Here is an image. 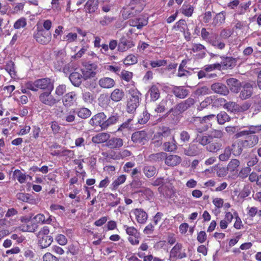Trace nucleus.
Returning <instances> with one entry per match:
<instances>
[{
    "label": "nucleus",
    "instance_id": "obj_1",
    "mask_svg": "<svg viewBox=\"0 0 261 261\" xmlns=\"http://www.w3.org/2000/svg\"><path fill=\"white\" fill-rule=\"evenodd\" d=\"M194 103V99L193 98L189 97L186 100L176 105L175 107L170 109L166 114L163 115L158 119V121L161 122L163 119H165L172 112H174L176 114H181L191 107Z\"/></svg>",
    "mask_w": 261,
    "mask_h": 261
},
{
    "label": "nucleus",
    "instance_id": "obj_2",
    "mask_svg": "<svg viewBox=\"0 0 261 261\" xmlns=\"http://www.w3.org/2000/svg\"><path fill=\"white\" fill-rule=\"evenodd\" d=\"M128 91L130 97L127 102L126 110L129 113H133L139 106L141 94L136 89L131 88Z\"/></svg>",
    "mask_w": 261,
    "mask_h": 261
},
{
    "label": "nucleus",
    "instance_id": "obj_3",
    "mask_svg": "<svg viewBox=\"0 0 261 261\" xmlns=\"http://www.w3.org/2000/svg\"><path fill=\"white\" fill-rule=\"evenodd\" d=\"M55 60L54 62V68L57 71H61L63 68L65 62L66 51L64 49L54 51Z\"/></svg>",
    "mask_w": 261,
    "mask_h": 261
},
{
    "label": "nucleus",
    "instance_id": "obj_4",
    "mask_svg": "<svg viewBox=\"0 0 261 261\" xmlns=\"http://www.w3.org/2000/svg\"><path fill=\"white\" fill-rule=\"evenodd\" d=\"M52 91L42 92L39 96V101L50 107L57 104L60 101V99L52 95L51 94Z\"/></svg>",
    "mask_w": 261,
    "mask_h": 261
},
{
    "label": "nucleus",
    "instance_id": "obj_5",
    "mask_svg": "<svg viewBox=\"0 0 261 261\" xmlns=\"http://www.w3.org/2000/svg\"><path fill=\"white\" fill-rule=\"evenodd\" d=\"M35 85L38 89H41L44 92L53 91L54 89V80L48 77L39 79L35 80Z\"/></svg>",
    "mask_w": 261,
    "mask_h": 261
},
{
    "label": "nucleus",
    "instance_id": "obj_6",
    "mask_svg": "<svg viewBox=\"0 0 261 261\" xmlns=\"http://www.w3.org/2000/svg\"><path fill=\"white\" fill-rule=\"evenodd\" d=\"M36 41L41 44H48L51 39V34L49 31H45L43 29L38 30L34 35Z\"/></svg>",
    "mask_w": 261,
    "mask_h": 261
},
{
    "label": "nucleus",
    "instance_id": "obj_7",
    "mask_svg": "<svg viewBox=\"0 0 261 261\" xmlns=\"http://www.w3.org/2000/svg\"><path fill=\"white\" fill-rule=\"evenodd\" d=\"M243 138L240 139V141L244 148H250L254 146L258 142V137L255 135H244Z\"/></svg>",
    "mask_w": 261,
    "mask_h": 261
},
{
    "label": "nucleus",
    "instance_id": "obj_8",
    "mask_svg": "<svg viewBox=\"0 0 261 261\" xmlns=\"http://www.w3.org/2000/svg\"><path fill=\"white\" fill-rule=\"evenodd\" d=\"M226 82L229 90L235 93H238L240 92L243 84V83L234 77H230L227 79Z\"/></svg>",
    "mask_w": 261,
    "mask_h": 261
},
{
    "label": "nucleus",
    "instance_id": "obj_9",
    "mask_svg": "<svg viewBox=\"0 0 261 261\" xmlns=\"http://www.w3.org/2000/svg\"><path fill=\"white\" fill-rule=\"evenodd\" d=\"M147 140V134L145 130L137 131L132 135V141L135 144L144 145Z\"/></svg>",
    "mask_w": 261,
    "mask_h": 261
},
{
    "label": "nucleus",
    "instance_id": "obj_10",
    "mask_svg": "<svg viewBox=\"0 0 261 261\" xmlns=\"http://www.w3.org/2000/svg\"><path fill=\"white\" fill-rule=\"evenodd\" d=\"M211 90L215 93L221 95L226 96L229 93L228 88L224 84L217 82L211 86Z\"/></svg>",
    "mask_w": 261,
    "mask_h": 261
},
{
    "label": "nucleus",
    "instance_id": "obj_11",
    "mask_svg": "<svg viewBox=\"0 0 261 261\" xmlns=\"http://www.w3.org/2000/svg\"><path fill=\"white\" fill-rule=\"evenodd\" d=\"M121 117V115L120 113L113 112L111 116L102 122L101 129L103 130L106 129L110 125L116 124L119 121Z\"/></svg>",
    "mask_w": 261,
    "mask_h": 261
},
{
    "label": "nucleus",
    "instance_id": "obj_12",
    "mask_svg": "<svg viewBox=\"0 0 261 261\" xmlns=\"http://www.w3.org/2000/svg\"><path fill=\"white\" fill-rule=\"evenodd\" d=\"M242 89L240 92V97L242 99L249 98L253 93V85L249 83H243Z\"/></svg>",
    "mask_w": 261,
    "mask_h": 261
},
{
    "label": "nucleus",
    "instance_id": "obj_13",
    "mask_svg": "<svg viewBox=\"0 0 261 261\" xmlns=\"http://www.w3.org/2000/svg\"><path fill=\"white\" fill-rule=\"evenodd\" d=\"M134 45L135 44L132 39L129 38H126L125 36H122L120 39L119 42L118 43V50L123 52L133 47Z\"/></svg>",
    "mask_w": 261,
    "mask_h": 261
},
{
    "label": "nucleus",
    "instance_id": "obj_14",
    "mask_svg": "<svg viewBox=\"0 0 261 261\" xmlns=\"http://www.w3.org/2000/svg\"><path fill=\"white\" fill-rule=\"evenodd\" d=\"M123 140L120 138L112 137L107 141L106 146L112 149H118L123 145Z\"/></svg>",
    "mask_w": 261,
    "mask_h": 261
},
{
    "label": "nucleus",
    "instance_id": "obj_15",
    "mask_svg": "<svg viewBox=\"0 0 261 261\" xmlns=\"http://www.w3.org/2000/svg\"><path fill=\"white\" fill-rule=\"evenodd\" d=\"M201 152V149L198 145L191 143L184 148V154L190 156H194L198 155Z\"/></svg>",
    "mask_w": 261,
    "mask_h": 261
},
{
    "label": "nucleus",
    "instance_id": "obj_16",
    "mask_svg": "<svg viewBox=\"0 0 261 261\" xmlns=\"http://www.w3.org/2000/svg\"><path fill=\"white\" fill-rule=\"evenodd\" d=\"M76 99V94L74 92L66 93L62 99L63 105L65 107H69L73 105Z\"/></svg>",
    "mask_w": 261,
    "mask_h": 261
},
{
    "label": "nucleus",
    "instance_id": "obj_17",
    "mask_svg": "<svg viewBox=\"0 0 261 261\" xmlns=\"http://www.w3.org/2000/svg\"><path fill=\"white\" fill-rule=\"evenodd\" d=\"M222 141L219 140H211L206 147L207 151L215 153L222 149Z\"/></svg>",
    "mask_w": 261,
    "mask_h": 261
},
{
    "label": "nucleus",
    "instance_id": "obj_18",
    "mask_svg": "<svg viewBox=\"0 0 261 261\" xmlns=\"http://www.w3.org/2000/svg\"><path fill=\"white\" fill-rule=\"evenodd\" d=\"M172 92L176 97L180 99L186 98L189 94V91L183 86H174Z\"/></svg>",
    "mask_w": 261,
    "mask_h": 261
},
{
    "label": "nucleus",
    "instance_id": "obj_19",
    "mask_svg": "<svg viewBox=\"0 0 261 261\" xmlns=\"http://www.w3.org/2000/svg\"><path fill=\"white\" fill-rule=\"evenodd\" d=\"M106 118L107 116L105 113L100 112L93 116L90 120L89 123L92 125H98L101 127L102 122Z\"/></svg>",
    "mask_w": 261,
    "mask_h": 261
},
{
    "label": "nucleus",
    "instance_id": "obj_20",
    "mask_svg": "<svg viewBox=\"0 0 261 261\" xmlns=\"http://www.w3.org/2000/svg\"><path fill=\"white\" fill-rule=\"evenodd\" d=\"M222 64L224 69H232L236 65L237 59L232 57H221Z\"/></svg>",
    "mask_w": 261,
    "mask_h": 261
},
{
    "label": "nucleus",
    "instance_id": "obj_21",
    "mask_svg": "<svg viewBox=\"0 0 261 261\" xmlns=\"http://www.w3.org/2000/svg\"><path fill=\"white\" fill-rule=\"evenodd\" d=\"M177 148V143L174 138L165 140L163 145V149L167 152L175 151Z\"/></svg>",
    "mask_w": 261,
    "mask_h": 261
},
{
    "label": "nucleus",
    "instance_id": "obj_22",
    "mask_svg": "<svg viewBox=\"0 0 261 261\" xmlns=\"http://www.w3.org/2000/svg\"><path fill=\"white\" fill-rule=\"evenodd\" d=\"M98 83L99 86L103 89L112 88L116 84L114 79L109 77H104L100 79Z\"/></svg>",
    "mask_w": 261,
    "mask_h": 261
},
{
    "label": "nucleus",
    "instance_id": "obj_23",
    "mask_svg": "<svg viewBox=\"0 0 261 261\" xmlns=\"http://www.w3.org/2000/svg\"><path fill=\"white\" fill-rule=\"evenodd\" d=\"M165 163L169 166H175L181 162V158L177 155H169L165 158Z\"/></svg>",
    "mask_w": 261,
    "mask_h": 261
},
{
    "label": "nucleus",
    "instance_id": "obj_24",
    "mask_svg": "<svg viewBox=\"0 0 261 261\" xmlns=\"http://www.w3.org/2000/svg\"><path fill=\"white\" fill-rule=\"evenodd\" d=\"M124 96L125 93L122 89L116 88L111 93L110 98L113 101L117 102L121 101L124 98Z\"/></svg>",
    "mask_w": 261,
    "mask_h": 261
},
{
    "label": "nucleus",
    "instance_id": "obj_25",
    "mask_svg": "<svg viewBox=\"0 0 261 261\" xmlns=\"http://www.w3.org/2000/svg\"><path fill=\"white\" fill-rule=\"evenodd\" d=\"M182 245L177 243L170 251L169 260L170 261H176L177 259L178 254L181 251Z\"/></svg>",
    "mask_w": 261,
    "mask_h": 261
},
{
    "label": "nucleus",
    "instance_id": "obj_26",
    "mask_svg": "<svg viewBox=\"0 0 261 261\" xmlns=\"http://www.w3.org/2000/svg\"><path fill=\"white\" fill-rule=\"evenodd\" d=\"M69 80L75 87H79L83 81V75L77 72H72L69 75Z\"/></svg>",
    "mask_w": 261,
    "mask_h": 261
},
{
    "label": "nucleus",
    "instance_id": "obj_27",
    "mask_svg": "<svg viewBox=\"0 0 261 261\" xmlns=\"http://www.w3.org/2000/svg\"><path fill=\"white\" fill-rule=\"evenodd\" d=\"M110 138V135L108 133H100L97 134L96 135L93 136L92 138V142L96 144H99L108 141V139Z\"/></svg>",
    "mask_w": 261,
    "mask_h": 261
},
{
    "label": "nucleus",
    "instance_id": "obj_28",
    "mask_svg": "<svg viewBox=\"0 0 261 261\" xmlns=\"http://www.w3.org/2000/svg\"><path fill=\"white\" fill-rule=\"evenodd\" d=\"M38 244L41 248H46L50 245L53 241V238L50 236L37 237Z\"/></svg>",
    "mask_w": 261,
    "mask_h": 261
},
{
    "label": "nucleus",
    "instance_id": "obj_29",
    "mask_svg": "<svg viewBox=\"0 0 261 261\" xmlns=\"http://www.w3.org/2000/svg\"><path fill=\"white\" fill-rule=\"evenodd\" d=\"M134 214L136 217L137 220L139 223H144L148 218L147 213L142 209L137 208L134 211Z\"/></svg>",
    "mask_w": 261,
    "mask_h": 261
},
{
    "label": "nucleus",
    "instance_id": "obj_30",
    "mask_svg": "<svg viewBox=\"0 0 261 261\" xmlns=\"http://www.w3.org/2000/svg\"><path fill=\"white\" fill-rule=\"evenodd\" d=\"M243 148H244V146L239 139L233 143L230 147L232 153L235 156L240 155L242 153Z\"/></svg>",
    "mask_w": 261,
    "mask_h": 261
},
{
    "label": "nucleus",
    "instance_id": "obj_31",
    "mask_svg": "<svg viewBox=\"0 0 261 261\" xmlns=\"http://www.w3.org/2000/svg\"><path fill=\"white\" fill-rule=\"evenodd\" d=\"M98 2L95 0H88L85 5L86 12L88 13H94L98 8Z\"/></svg>",
    "mask_w": 261,
    "mask_h": 261
},
{
    "label": "nucleus",
    "instance_id": "obj_32",
    "mask_svg": "<svg viewBox=\"0 0 261 261\" xmlns=\"http://www.w3.org/2000/svg\"><path fill=\"white\" fill-rule=\"evenodd\" d=\"M171 105L172 101L171 100L168 101L166 99H163L157 105L156 108L155 109V111L158 113H163L166 109H168V106Z\"/></svg>",
    "mask_w": 261,
    "mask_h": 261
},
{
    "label": "nucleus",
    "instance_id": "obj_33",
    "mask_svg": "<svg viewBox=\"0 0 261 261\" xmlns=\"http://www.w3.org/2000/svg\"><path fill=\"white\" fill-rule=\"evenodd\" d=\"M75 110L72 109L69 111H67V113L63 114L62 116H60L59 117L63 121H66L67 122H72L75 120Z\"/></svg>",
    "mask_w": 261,
    "mask_h": 261
},
{
    "label": "nucleus",
    "instance_id": "obj_34",
    "mask_svg": "<svg viewBox=\"0 0 261 261\" xmlns=\"http://www.w3.org/2000/svg\"><path fill=\"white\" fill-rule=\"evenodd\" d=\"M259 126H251L248 130H244L241 131L236 134L237 138H239L244 136L245 135H254L256 133L259 131Z\"/></svg>",
    "mask_w": 261,
    "mask_h": 261
},
{
    "label": "nucleus",
    "instance_id": "obj_35",
    "mask_svg": "<svg viewBox=\"0 0 261 261\" xmlns=\"http://www.w3.org/2000/svg\"><path fill=\"white\" fill-rule=\"evenodd\" d=\"M156 168L154 166L147 165L143 167V171L147 178L153 177L156 173Z\"/></svg>",
    "mask_w": 261,
    "mask_h": 261
},
{
    "label": "nucleus",
    "instance_id": "obj_36",
    "mask_svg": "<svg viewBox=\"0 0 261 261\" xmlns=\"http://www.w3.org/2000/svg\"><path fill=\"white\" fill-rule=\"evenodd\" d=\"M165 152H161L151 154L149 155V160L152 162H159L163 161L166 156Z\"/></svg>",
    "mask_w": 261,
    "mask_h": 261
},
{
    "label": "nucleus",
    "instance_id": "obj_37",
    "mask_svg": "<svg viewBox=\"0 0 261 261\" xmlns=\"http://www.w3.org/2000/svg\"><path fill=\"white\" fill-rule=\"evenodd\" d=\"M216 119H217L218 123L222 125L229 121L230 119V117L226 112L221 111L216 116Z\"/></svg>",
    "mask_w": 261,
    "mask_h": 261
},
{
    "label": "nucleus",
    "instance_id": "obj_38",
    "mask_svg": "<svg viewBox=\"0 0 261 261\" xmlns=\"http://www.w3.org/2000/svg\"><path fill=\"white\" fill-rule=\"evenodd\" d=\"M148 93L150 94L151 100L153 101H156L160 96L159 89L155 85L151 86L148 91Z\"/></svg>",
    "mask_w": 261,
    "mask_h": 261
},
{
    "label": "nucleus",
    "instance_id": "obj_39",
    "mask_svg": "<svg viewBox=\"0 0 261 261\" xmlns=\"http://www.w3.org/2000/svg\"><path fill=\"white\" fill-rule=\"evenodd\" d=\"M13 176L16 178L19 182L20 184L24 183L28 176L29 175L25 174V173H22L20 170L18 169L15 170L13 172Z\"/></svg>",
    "mask_w": 261,
    "mask_h": 261
},
{
    "label": "nucleus",
    "instance_id": "obj_40",
    "mask_svg": "<svg viewBox=\"0 0 261 261\" xmlns=\"http://www.w3.org/2000/svg\"><path fill=\"white\" fill-rule=\"evenodd\" d=\"M161 132H158L162 136V138H164L165 140L172 139L174 137L171 134V129L166 126H162L161 129Z\"/></svg>",
    "mask_w": 261,
    "mask_h": 261
},
{
    "label": "nucleus",
    "instance_id": "obj_41",
    "mask_svg": "<svg viewBox=\"0 0 261 261\" xmlns=\"http://www.w3.org/2000/svg\"><path fill=\"white\" fill-rule=\"evenodd\" d=\"M23 231L34 232L38 228V225L32 221H29L26 224L21 226Z\"/></svg>",
    "mask_w": 261,
    "mask_h": 261
},
{
    "label": "nucleus",
    "instance_id": "obj_42",
    "mask_svg": "<svg viewBox=\"0 0 261 261\" xmlns=\"http://www.w3.org/2000/svg\"><path fill=\"white\" fill-rule=\"evenodd\" d=\"M136 192L142 193V195L146 197L147 200H151L154 197L153 191L148 188L142 187L140 190L137 191Z\"/></svg>",
    "mask_w": 261,
    "mask_h": 261
},
{
    "label": "nucleus",
    "instance_id": "obj_43",
    "mask_svg": "<svg viewBox=\"0 0 261 261\" xmlns=\"http://www.w3.org/2000/svg\"><path fill=\"white\" fill-rule=\"evenodd\" d=\"M75 113L79 117L82 119H86L91 115V112L86 108L77 109L75 111Z\"/></svg>",
    "mask_w": 261,
    "mask_h": 261
},
{
    "label": "nucleus",
    "instance_id": "obj_44",
    "mask_svg": "<svg viewBox=\"0 0 261 261\" xmlns=\"http://www.w3.org/2000/svg\"><path fill=\"white\" fill-rule=\"evenodd\" d=\"M126 180V176L124 175H121L117 177L112 184V190L117 189L118 187L124 183Z\"/></svg>",
    "mask_w": 261,
    "mask_h": 261
},
{
    "label": "nucleus",
    "instance_id": "obj_45",
    "mask_svg": "<svg viewBox=\"0 0 261 261\" xmlns=\"http://www.w3.org/2000/svg\"><path fill=\"white\" fill-rule=\"evenodd\" d=\"M197 141L201 145H207L211 140V137L210 136L198 135L197 137Z\"/></svg>",
    "mask_w": 261,
    "mask_h": 261
},
{
    "label": "nucleus",
    "instance_id": "obj_46",
    "mask_svg": "<svg viewBox=\"0 0 261 261\" xmlns=\"http://www.w3.org/2000/svg\"><path fill=\"white\" fill-rule=\"evenodd\" d=\"M194 11V8L191 5H184L181 9V13L185 16L190 17L192 16Z\"/></svg>",
    "mask_w": 261,
    "mask_h": 261
},
{
    "label": "nucleus",
    "instance_id": "obj_47",
    "mask_svg": "<svg viewBox=\"0 0 261 261\" xmlns=\"http://www.w3.org/2000/svg\"><path fill=\"white\" fill-rule=\"evenodd\" d=\"M224 107L228 111L233 112L239 110V106L236 102L229 101L224 103Z\"/></svg>",
    "mask_w": 261,
    "mask_h": 261
},
{
    "label": "nucleus",
    "instance_id": "obj_48",
    "mask_svg": "<svg viewBox=\"0 0 261 261\" xmlns=\"http://www.w3.org/2000/svg\"><path fill=\"white\" fill-rule=\"evenodd\" d=\"M66 92V86L65 84H61L58 86L55 89V94L56 97H61Z\"/></svg>",
    "mask_w": 261,
    "mask_h": 261
},
{
    "label": "nucleus",
    "instance_id": "obj_49",
    "mask_svg": "<svg viewBox=\"0 0 261 261\" xmlns=\"http://www.w3.org/2000/svg\"><path fill=\"white\" fill-rule=\"evenodd\" d=\"M231 151L229 146L225 148L223 153L219 155V160L221 161H226L230 157Z\"/></svg>",
    "mask_w": 261,
    "mask_h": 261
},
{
    "label": "nucleus",
    "instance_id": "obj_50",
    "mask_svg": "<svg viewBox=\"0 0 261 261\" xmlns=\"http://www.w3.org/2000/svg\"><path fill=\"white\" fill-rule=\"evenodd\" d=\"M225 20V12L222 11L218 13L214 18L213 23L214 25H216L218 23H222L224 22Z\"/></svg>",
    "mask_w": 261,
    "mask_h": 261
},
{
    "label": "nucleus",
    "instance_id": "obj_51",
    "mask_svg": "<svg viewBox=\"0 0 261 261\" xmlns=\"http://www.w3.org/2000/svg\"><path fill=\"white\" fill-rule=\"evenodd\" d=\"M187 63V61L186 60H183L181 61V63L180 64L178 70V73H177V76L178 77H183L184 76H186V72L188 73L189 72L185 69H184V67L186 66V64Z\"/></svg>",
    "mask_w": 261,
    "mask_h": 261
},
{
    "label": "nucleus",
    "instance_id": "obj_52",
    "mask_svg": "<svg viewBox=\"0 0 261 261\" xmlns=\"http://www.w3.org/2000/svg\"><path fill=\"white\" fill-rule=\"evenodd\" d=\"M137 62L138 59L135 56L129 55L124 59L123 63L126 65H131L137 63Z\"/></svg>",
    "mask_w": 261,
    "mask_h": 261
},
{
    "label": "nucleus",
    "instance_id": "obj_53",
    "mask_svg": "<svg viewBox=\"0 0 261 261\" xmlns=\"http://www.w3.org/2000/svg\"><path fill=\"white\" fill-rule=\"evenodd\" d=\"M240 165V161L237 159H232L227 165V169L230 172H233Z\"/></svg>",
    "mask_w": 261,
    "mask_h": 261
},
{
    "label": "nucleus",
    "instance_id": "obj_54",
    "mask_svg": "<svg viewBox=\"0 0 261 261\" xmlns=\"http://www.w3.org/2000/svg\"><path fill=\"white\" fill-rule=\"evenodd\" d=\"M82 98L88 103H92L94 99L93 95L89 91H84L82 93Z\"/></svg>",
    "mask_w": 261,
    "mask_h": 261
},
{
    "label": "nucleus",
    "instance_id": "obj_55",
    "mask_svg": "<svg viewBox=\"0 0 261 261\" xmlns=\"http://www.w3.org/2000/svg\"><path fill=\"white\" fill-rule=\"evenodd\" d=\"M99 104L101 107L107 106L109 103L110 99L108 95L106 94H101L98 99Z\"/></svg>",
    "mask_w": 261,
    "mask_h": 261
},
{
    "label": "nucleus",
    "instance_id": "obj_56",
    "mask_svg": "<svg viewBox=\"0 0 261 261\" xmlns=\"http://www.w3.org/2000/svg\"><path fill=\"white\" fill-rule=\"evenodd\" d=\"M26 25V19L24 17H21L16 21L14 24V28L15 29H19L21 28L25 27Z\"/></svg>",
    "mask_w": 261,
    "mask_h": 261
},
{
    "label": "nucleus",
    "instance_id": "obj_57",
    "mask_svg": "<svg viewBox=\"0 0 261 261\" xmlns=\"http://www.w3.org/2000/svg\"><path fill=\"white\" fill-rule=\"evenodd\" d=\"M150 118V114L147 111H144L142 116L138 119V123L141 124H144L148 122Z\"/></svg>",
    "mask_w": 261,
    "mask_h": 261
},
{
    "label": "nucleus",
    "instance_id": "obj_58",
    "mask_svg": "<svg viewBox=\"0 0 261 261\" xmlns=\"http://www.w3.org/2000/svg\"><path fill=\"white\" fill-rule=\"evenodd\" d=\"M49 125H50L51 130L54 134H57L61 132V127L57 121H51L49 123Z\"/></svg>",
    "mask_w": 261,
    "mask_h": 261
},
{
    "label": "nucleus",
    "instance_id": "obj_59",
    "mask_svg": "<svg viewBox=\"0 0 261 261\" xmlns=\"http://www.w3.org/2000/svg\"><path fill=\"white\" fill-rule=\"evenodd\" d=\"M196 120L200 121L201 123H208L212 120L216 119V115L214 114H211L207 116H205L202 118L201 117H196Z\"/></svg>",
    "mask_w": 261,
    "mask_h": 261
},
{
    "label": "nucleus",
    "instance_id": "obj_60",
    "mask_svg": "<svg viewBox=\"0 0 261 261\" xmlns=\"http://www.w3.org/2000/svg\"><path fill=\"white\" fill-rule=\"evenodd\" d=\"M114 17L109 16L106 15L103 18L99 21L100 24L102 26L108 25L112 22L114 20Z\"/></svg>",
    "mask_w": 261,
    "mask_h": 261
},
{
    "label": "nucleus",
    "instance_id": "obj_61",
    "mask_svg": "<svg viewBox=\"0 0 261 261\" xmlns=\"http://www.w3.org/2000/svg\"><path fill=\"white\" fill-rule=\"evenodd\" d=\"M5 69L9 73L11 76L16 75L15 65L13 62H10L7 64Z\"/></svg>",
    "mask_w": 261,
    "mask_h": 261
},
{
    "label": "nucleus",
    "instance_id": "obj_62",
    "mask_svg": "<svg viewBox=\"0 0 261 261\" xmlns=\"http://www.w3.org/2000/svg\"><path fill=\"white\" fill-rule=\"evenodd\" d=\"M163 138L160 134L156 133L152 138V143L154 144L155 146H160L163 143Z\"/></svg>",
    "mask_w": 261,
    "mask_h": 261
},
{
    "label": "nucleus",
    "instance_id": "obj_63",
    "mask_svg": "<svg viewBox=\"0 0 261 261\" xmlns=\"http://www.w3.org/2000/svg\"><path fill=\"white\" fill-rule=\"evenodd\" d=\"M133 10L125 9L122 12V16L124 19H127L129 18L133 17L135 15V14L133 11Z\"/></svg>",
    "mask_w": 261,
    "mask_h": 261
},
{
    "label": "nucleus",
    "instance_id": "obj_64",
    "mask_svg": "<svg viewBox=\"0 0 261 261\" xmlns=\"http://www.w3.org/2000/svg\"><path fill=\"white\" fill-rule=\"evenodd\" d=\"M209 89L207 86H203L201 87H198L195 93L198 96L206 95L208 93Z\"/></svg>",
    "mask_w": 261,
    "mask_h": 261
}]
</instances>
